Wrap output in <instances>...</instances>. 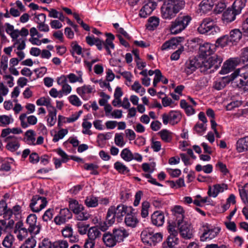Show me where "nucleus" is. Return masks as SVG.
I'll list each match as a JSON object with an SVG mask.
<instances>
[{"label":"nucleus","instance_id":"obj_1","mask_svg":"<svg viewBox=\"0 0 248 248\" xmlns=\"http://www.w3.org/2000/svg\"><path fill=\"white\" fill-rule=\"evenodd\" d=\"M132 211L134 209L132 207H128L123 204H119L116 207L111 206L108 209L107 214L108 220L110 224H114L115 219H117L118 222H120L128 212H132Z\"/></svg>","mask_w":248,"mask_h":248},{"label":"nucleus","instance_id":"obj_2","mask_svg":"<svg viewBox=\"0 0 248 248\" xmlns=\"http://www.w3.org/2000/svg\"><path fill=\"white\" fill-rule=\"evenodd\" d=\"M199 33L207 35H215L220 31V29L211 17L204 18L197 29Z\"/></svg>","mask_w":248,"mask_h":248},{"label":"nucleus","instance_id":"obj_3","mask_svg":"<svg viewBox=\"0 0 248 248\" xmlns=\"http://www.w3.org/2000/svg\"><path fill=\"white\" fill-rule=\"evenodd\" d=\"M171 213L174 220L171 222V233L175 235L177 233V231L174 229L176 227V224L179 225L180 223L184 221L185 210L182 206L177 205L174 206L171 209Z\"/></svg>","mask_w":248,"mask_h":248},{"label":"nucleus","instance_id":"obj_4","mask_svg":"<svg viewBox=\"0 0 248 248\" xmlns=\"http://www.w3.org/2000/svg\"><path fill=\"white\" fill-rule=\"evenodd\" d=\"M191 20L188 16H179L171 22V34H176L183 31Z\"/></svg>","mask_w":248,"mask_h":248},{"label":"nucleus","instance_id":"obj_5","mask_svg":"<svg viewBox=\"0 0 248 248\" xmlns=\"http://www.w3.org/2000/svg\"><path fill=\"white\" fill-rule=\"evenodd\" d=\"M239 73L240 69L236 70L231 75V80L236 79L238 88L244 92H248V73Z\"/></svg>","mask_w":248,"mask_h":248},{"label":"nucleus","instance_id":"obj_6","mask_svg":"<svg viewBox=\"0 0 248 248\" xmlns=\"http://www.w3.org/2000/svg\"><path fill=\"white\" fill-rule=\"evenodd\" d=\"M141 238L144 243L155 246L162 240V235L160 233H154L150 230L146 229L141 232Z\"/></svg>","mask_w":248,"mask_h":248},{"label":"nucleus","instance_id":"obj_7","mask_svg":"<svg viewBox=\"0 0 248 248\" xmlns=\"http://www.w3.org/2000/svg\"><path fill=\"white\" fill-rule=\"evenodd\" d=\"M37 219L36 215L31 214L26 220V227L28 232H30L32 235L38 234L41 230V226L39 223H37Z\"/></svg>","mask_w":248,"mask_h":248},{"label":"nucleus","instance_id":"obj_8","mask_svg":"<svg viewBox=\"0 0 248 248\" xmlns=\"http://www.w3.org/2000/svg\"><path fill=\"white\" fill-rule=\"evenodd\" d=\"M47 203L46 198L35 195L32 198L29 207L33 212L38 213L46 206Z\"/></svg>","mask_w":248,"mask_h":248},{"label":"nucleus","instance_id":"obj_9","mask_svg":"<svg viewBox=\"0 0 248 248\" xmlns=\"http://www.w3.org/2000/svg\"><path fill=\"white\" fill-rule=\"evenodd\" d=\"M220 229L218 227H213L206 224L203 226V232L201 236V241H205L215 238L220 232Z\"/></svg>","mask_w":248,"mask_h":248},{"label":"nucleus","instance_id":"obj_10","mask_svg":"<svg viewBox=\"0 0 248 248\" xmlns=\"http://www.w3.org/2000/svg\"><path fill=\"white\" fill-rule=\"evenodd\" d=\"M95 92L93 86L84 84L82 86L78 87L76 89L77 93L81 98L85 101L88 100L91 97V95Z\"/></svg>","mask_w":248,"mask_h":248},{"label":"nucleus","instance_id":"obj_11","mask_svg":"<svg viewBox=\"0 0 248 248\" xmlns=\"http://www.w3.org/2000/svg\"><path fill=\"white\" fill-rule=\"evenodd\" d=\"M72 214L68 208L61 209L59 214L55 217L54 221L56 224L61 225L72 218Z\"/></svg>","mask_w":248,"mask_h":248},{"label":"nucleus","instance_id":"obj_12","mask_svg":"<svg viewBox=\"0 0 248 248\" xmlns=\"http://www.w3.org/2000/svg\"><path fill=\"white\" fill-rule=\"evenodd\" d=\"M240 63V60L238 59V57L230 58L223 63L219 73L221 74H227L233 70Z\"/></svg>","mask_w":248,"mask_h":248},{"label":"nucleus","instance_id":"obj_13","mask_svg":"<svg viewBox=\"0 0 248 248\" xmlns=\"http://www.w3.org/2000/svg\"><path fill=\"white\" fill-rule=\"evenodd\" d=\"M179 230V232L183 238L185 239H190L193 236V229L190 224L185 221H182L180 224H176V227Z\"/></svg>","mask_w":248,"mask_h":248},{"label":"nucleus","instance_id":"obj_14","mask_svg":"<svg viewBox=\"0 0 248 248\" xmlns=\"http://www.w3.org/2000/svg\"><path fill=\"white\" fill-rule=\"evenodd\" d=\"M157 6L156 0H148V1L140 9L139 15L141 17L146 18L150 15Z\"/></svg>","mask_w":248,"mask_h":248},{"label":"nucleus","instance_id":"obj_15","mask_svg":"<svg viewBox=\"0 0 248 248\" xmlns=\"http://www.w3.org/2000/svg\"><path fill=\"white\" fill-rule=\"evenodd\" d=\"M20 140L21 138L15 136H9L4 140V141L7 142L6 149L12 152L16 151L20 147Z\"/></svg>","mask_w":248,"mask_h":248},{"label":"nucleus","instance_id":"obj_16","mask_svg":"<svg viewBox=\"0 0 248 248\" xmlns=\"http://www.w3.org/2000/svg\"><path fill=\"white\" fill-rule=\"evenodd\" d=\"M112 233L117 243L123 242L129 235L128 231L123 227L113 229Z\"/></svg>","mask_w":248,"mask_h":248},{"label":"nucleus","instance_id":"obj_17","mask_svg":"<svg viewBox=\"0 0 248 248\" xmlns=\"http://www.w3.org/2000/svg\"><path fill=\"white\" fill-rule=\"evenodd\" d=\"M21 122V125L23 128H27L29 125H35L37 122V118L34 115H30L27 117L25 113L21 114L19 116Z\"/></svg>","mask_w":248,"mask_h":248},{"label":"nucleus","instance_id":"obj_18","mask_svg":"<svg viewBox=\"0 0 248 248\" xmlns=\"http://www.w3.org/2000/svg\"><path fill=\"white\" fill-rule=\"evenodd\" d=\"M216 46L215 45L208 43H205L200 45L199 47V51L200 55L202 57L210 56L215 51Z\"/></svg>","mask_w":248,"mask_h":248},{"label":"nucleus","instance_id":"obj_19","mask_svg":"<svg viewBox=\"0 0 248 248\" xmlns=\"http://www.w3.org/2000/svg\"><path fill=\"white\" fill-rule=\"evenodd\" d=\"M241 12H237L234 7L232 5V8H228L222 14V19L224 22L229 23L235 19L236 15L240 14Z\"/></svg>","mask_w":248,"mask_h":248},{"label":"nucleus","instance_id":"obj_20","mask_svg":"<svg viewBox=\"0 0 248 248\" xmlns=\"http://www.w3.org/2000/svg\"><path fill=\"white\" fill-rule=\"evenodd\" d=\"M225 189H227L226 185L216 184L212 187L209 186L207 193L209 196L216 198L220 192H223Z\"/></svg>","mask_w":248,"mask_h":248},{"label":"nucleus","instance_id":"obj_21","mask_svg":"<svg viewBox=\"0 0 248 248\" xmlns=\"http://www.w3.org/2000/svg\"><path fill=\"white\" fill-rule=\"evenodd\" d=\"M165 221V216L164 214L159 211H156L151 215V222L152 224L157 227L162 226Z\"/></svg>","mask_w":248,"mask_h":248},{"label":"nucleus","instance_id":"obj_22","mask_svg":"<svg viewBox=\"0 0 248 248\" xmlns=\"http://www.w3.org/2000/svg\"><path fill=\"white\" fill-rule=\"evenodd\" d=\"M200 62L195 58L189 59L186 63L185 70L188 74L192 73L197 68H200Z\"/></svg>","mask_w":248,"mask_h":248},{"label":"nucleus","instance_id":"obj_23","mask_svg":"<svg viewBox=\"0 0 248 248\" xmlns=\"http://www.w3.org/2000/svg\"><path fill=\"white\" fill-rule=\"evenodd\" d=\"M124 222L126 225L131 228H135L139 223L136 216L132 212H128L125 216Z\"/></svg>","mask_w":248,"mask_h":248},{"label":"nucleus","instance_id":"obj_24","mask_svg":"<svg viewBox=\"0 0 248 248\" xmlns=\"http://www.w3.org/2000/svg\"><path fill=\"white\" fill-rule=\"evenodd\" d=\"M217 0H202L200 3L201 12L206 13L211 10L216 4Z\"/></svg>","mask_w":248,"mask_h":248},{"label":"nucleus","instance_id":"obj_25","mask_svg":"<svg viewBox=\"0 0 248 248\" xmlns=\"http://www.w3.org/2000/svg\"><path fill=\"white\" fill-rule=\"evenodd\" d=\"M106 35L107 38L106 39L105 41H104V46L107 50L108 54L111 55L110 49H114L115 47L114 44L113 43L115 37L114 35L111 33H107Z\"/></svg>","mask_w":248,"mask_h":248},{"label":"nucleus","instance_id":"obj_26","mask_svg":"<svg viewBox=\"0 0 248 248\" xmlns=\"http://www.w3.org/2000/svg\"><path fill=\"white\" fill-rule=\"evenodd\" d=\"M113 233L109 232L105 233L103 236V241L106 247L112 248L114 247L117 242L115 240Z\"/></svg>","mask_w":248,"mask_h":248},{"label":"nucleus","instance_id":"obj_27","mask_svg":"<svg viewBox=\"0 0 248 248\" xmlns=\"http://www.w3.org/2000/svg\"><path fill=\"white\" fill-rule=\"evenodd\" d=\"M69 207L74 214L78 213L80 211H83L84 209V206L75 199L69 200Z\"/></svg>","mask_w":248,"mask_h":248},{"label":"nucleus","instance_id":"obj_28","mask_svg":"<svg viewBox=\"0 0 248 248\" xmlns=\"http://www.w3.org/2000/svg\"><path fill=\"white\" fill-rule=\"evenodd\" d=\"M77 74L74 73H70L66 75L69 81L71 83H74L76 82H79L83 83L84 81L82 78L83 72L81 71H77Z\"/></svg>","mask_w":248,"mask_h":248},{"label":"nucleus","instance_id":"obj_29","mask_svg":"<svg viewBox=\"0 0 248 248\" xmlns=\"http://www.w3.org/2000/svg\"><path fill=\"white\" fill-rule=\"evenodd\" d=\"M170 0H168L164 2L161 7V16L163 19H170Z\"/></svg>","mask_w":248,"mask_h":248},{"label":"nucleus","instance_id":"obj_30","mask_svg":"<svg viewBox=\"0 0 248 248\" xmlns=\"http://www.w3.org/2000/svg\"><path fill=\"white\" fill-rule=\"evenodd\" d=\"M14 162V159L10 158L5 160L0 163V175H4L11 169V165Z\"/></svg>","mask_w":248,"mask_h":248},{"label":"nucleus","instance_id":"obj_31","mask_svg":"<svg viewBox=\"0 0 248 248\" xmlns=\"http://www.w3.org/2000/svg\"><path fill=\"white\" fill-rule=\"evenodd\" d=\"M185 6L184 0H171V12L176 14L182 10Z\"/></svg>","mask_w":248,"mask_h":248},{"label":"nucleus","instance_id":"obj_32","mask_svg":"<svg viewBox=\"0 0 248 248\" xmlns=\"http://www.w3.org/2000/svg\"><path fill=\"white\" fill-rule=\"evenodd\" d=\"M236 149L240 153L248 150V136L238 140L236 143Z\"/></svg>","mask_w":248,"mask_h":248},{"label":"nucleus","instance_id":"obj_33","mask_svg":"<svg viewBox=\"0 0 248 248\" xmlns=\"http://www.w3.org/2000/svg\"><path fill=\"white\" fill-rule=\"evenodd\" d=\"M48 114L47 116V124L48 126L51 127L53 126L56 122L57 110L54 107H53L48 110Z\"/></svg>","mask_w":248,"mask_h":248},{"label":"nucleus","instance_id":"obj_34","mask_svg":"<svg viewBox=\"0 0 248 248\" xmlns=\"http://www.w3.org/2000/svg\"><path fill=\"white\" fill-rule=\"evenodd\" d=\"M101 233L99 229L96 227H92L88 231V237L92 241H95L98 238L100 237Z\"/></svg>","mask_w":248,"mask_h":248},{"label":"nucleus","instance_id":"obj_35","mask_svg":"<svg viewBox=\"0 0 248 248\" xmlns=\"http://www.w3.org/2000/svg\"><path fill=\"white\" fill-rule=\"evenodd\" d=\"M210 60L212 62L211 63L212 68L211 71L214 72L215 70H217L220 66L221 63L223 61V59L220 56L215 55L210 57Z\"/></svg>","mask_w":248,"mask_h":248},{"label":"nucleus","instance_id":"obj_36","mask_svg":"<svg viewBox=\"0 0 248 248\" xmlns=\"http://www.w3.org/2000/svg\"><path fill=\"white\" fill-rule=\"evenodd\" d=\"M84 203L89 208L96 207L98 205V200L97 197L93 196H88L85 200Z\"/></svg>","mask_w":248,"mask_h":248},{"label":"nucleus","instance_id":"obj_37","mask_svg":"<svg viewBox=\"0 0 248 248\" xmlns=\"http://www.w3.org/2000/svg\"><path fill=\"white\" fill-rule=\"evenodd\" d=\"M159 23V18L155 16L150 17L146 25L147 29L150 31H153L158 26Z\"/></svg>","mask_w":248,"mask_h":248},{"label":"nucleus","instance_id":"obj_38","mask_svg":"<svg viewBox=\"0 0 248 248\" xmlns=\"http://www.w3.org/2000/svg\"><path fill=\"white\" fill-rule=\"evenodd\" d=\"M25 141L29 145H34L35 141V133L32 130H27L25 134Z\"/></svg>","mask_w":248,"mask_h":248},{"label":"nucleus","instance_id":"obj_39","mask_svg":"<svg viewBox=\"0 0 248 248\" xmlns=\"http://www.w3.org/2000/svg\"><path fill=\"white\" fill-rule=\"evenodd\" d=\"M114 168L119 173L122 174H127L130 171L129 169L125 165L119 161L114 163Z\"/></svg>","mask_w":248,"mask_h":248},{"label":"nucleus","instance_id":"obj_40","mask_svg":"<svg viewBox=\"0 0 248 248\" xmlns=\"http://www.w3.org/2000/svg\"><path fill=\"white\" fill-rule=\"evenodd\" d=\"M15 240L14 236L11 234H8L2 241V244L6 248H12Z\"/></svg>","mask_w":248,"mask_h":248},{"label":"nucleus","instance_id":"obj_41","mask_svg":"<svg viewBox=\"0 0 248 248\" xmlns=\"http://www.w3.org/2000/svg\"><path fill=\"white\" fill-rule=\"evenodd\" d=\"M230 42H236L240 40L242 37V33L238 29H234L230 32L229 36Z\"/></svg>","mask_w":248,"mask_h":248},{"label":"nucleus","instance_id":"obj_42","mask_svg":"<svg viewBox=\"0 0 248 248\" xmlns=\"http://www.w3.org/2000/svg\"><path fill=\"white\" fill-rule=\"evenodd\" d=\"M16 228L18 230L19 234L17 235L19 239H22L23 237L26 236L28 234L26 227H23V224L22 222H18L16 224Z\"/></svg>","mask_w":248,"mask_h":248},{"label":"nucleus","instance_id":"obj_43","mask_svg":"<svg viewBox=\"0 0 248 248\" xmlns=\"http://www.w3.org/2000/svg\"><path fill=\"white\" fill-rule=\"evenodd\" d=\"M13 122L14 119L12 115H0V126H6Z\"/></svg>","mask_w":248,"mask_h":248},{"label":"nucleus","instance_id":"obj_44","mask_svg":"<svg viewBox=\"0 0 248 248\" xmlns=\"http://www.w3.org/2000/svg\"><path fill=\"white\" fill-rule=\"evenodd\" d=\"M6 32L9 34L12 39L18 38V30H14V26L8 23L5 24Z\"/></svg>","mask_w":248,"mask_h":248},{"label":"nucleus","instance_id":"obj_45","mask_svg":"<svg viewBox=\"0 0 248 248\" xmlns=\"http://www.w3.org/2000/svg\"><path fill=\"white\" fill-rule=\"evenodd\" d=\"M229 81L227 78H225L219 79L214 82V88L217 90H221L226 86V84L229 83Z\"/></svg>","mask_w":248,"mask_h":248},{"label":"nucleus","instance_id":"obj_46","mask_svg":"<svg viewBox=\"0 0 248 248\" xmlns=\"http://www.w3.org/2000/svg\"><path fill=\"white\" fill-rule=\"evenodd\" d=\"M212 62L210 60V57L207 59H204L203 61L200 62V68L202 72H206L208 69H211Z\"/></svg>","mask_w":248,"mask_h":248},{"label":"nucleus","instance_id":"obj_47","mask_svg":"<svg viewBox=\"0 0 248 248\" xmlns=\"http://www.w3.org/2000/svg\"><path fill=\"white\" fill-rule=\"evenodd\" d=\"M78 228V232L81 235L85 234L88 231L89 224H86L82 222L79 221L76 225Z\"/></svg>","mask_w":248,"mask_h":248},{"label":"nucleus","instance_id":"obj_48","mask_svg":"<svg viewBox=\"0 0 248 248\" xmlns=\"http://www.w3.org/2000/svg\"><path fill=\"white\" fill-rule=\"evenodd\" d=\"M21 213V207L19 205H16L12 209L9 208L7 212V217L8 219H10L13 215H18Z\"/></svg>","mask_w":248,"mask_h":248},{"label":"nucleus","instance_id":"obj_49","mask_svg":"<svg viewBox=\"0 0 248 248\" xmlns=\"http://www.w3.org/2000/svg\"><path fill=\"white\" fill-rule=\"evenodd\" d=\"M37 106H45L47 107V110L54 107L51 104L50 99L46 97H41L36 101Z\"/></svg>","mask_w":248,"mask_h":248},{"label":"nucleus","instance_id":"obj_50","mask_svg":"<svg viewBox=\"0 0 248 248\" xmlns=\"http://www.w3.org/2000/svg\"><path fill=\"white\" fill-rule=\"evenodd\" d=\"M121 156L125 161L129 162L133 160V154L128 148H124L122 150Z\"/></svg>","mask_w":248,"mask_h":248},{"label":"nucleus","instance_id":"obj_51","mask_svg":"<svg viewBox=\"0 0 248 248\" xmlns=\"http://www.w3.org/2000/svg\"><path fill=\"white\" fill-rule=\"evenodd\" d=\"M131 88L132 90L140 93V96L143 95L145 93V89L141 86L139 81H135Z\"/></svg>","mask_w":248,"mask_h":248},{"label":"nucleus","instance_id":"obj_52","mask_svg":"<svg viewBox=\"0 0 248 248\" xmlns=\"http://www.w3.org/2000/svg\"><path fill=\"white\" fill-rule=\"evenodd\" d=\"M36 240L32 237L28 238L20 247V248H34L36 246Z\"/></svg>","mask_w":248,"mask_h":248},{"label":"nucleus","instance_id":"obj_53","mask_svg":"<svg viewBox=\"0 0 248 248\" xmlns=\"http://www.w3.org/2000/svg\"><path fill=\"white\" fill-rule=\"evenodd\" d=\"M213 166L211 164H207L205 166H202L200 164H198L196 166L195 170L198 172L203 170L206 173H210L213 171Z\"/></svg>","mask_w":248,"mask_h":248},{"label":"nucleus","instance_id":"obj_54","mask_svg":"<svg viewBox=\"0 0 248 248\" xmlns=\"http://www.w3.org/2000/svg\"><path fill=\"white\" fill-rule=\"evenodd\" d=\"M76 218L78 220L81 221L88 220L91 216V215L86 211H80L76 214Z\"/></svg>","mask_w":248,"mask_h":248},{"label":"nucleus","instance_id":"obj_55","mask_svg":"<svg viewBox=\"0 0 248 248\" xmlns=\"http://www.w3.org/2000/svg\"><path fill=\"white\" fill-rule=\"evenodd\" d=\"M114 142L117 146L120 147H123L125 145L123 133H116L115 135Z\"/></svg>","mask_w":248,"mask_h":248},{"label":"nucleus","instance_id":"obj_56","mask_svg":"<svg viewBox=\"0 0 248 248\" xmlns=\"http://www.w3.org/2000/svg\"><path fill=\"white\" fill-rule=\"evenodd\" d=\"M150 207V203L148 201H144L142 202L141 216L143 218L146 217L149 214V209Z\"/></svg>","mask_w":248,"mask_h":248},{"label":"nucleus","instance_id":"obj_57","mask_svg":"<svg viewBox=\"0 0 248 248\" xmlns=\"http://www.w3.org/2000/svg\"><path fill=\"white\" fill-rule=\"evenodd\" d=\"M68 130L67 129H62L60 130L58 133L55 134L53 136V141L56 142L64 138V137L68 133Z\"/></svg>","mask_w":248,"mask_h":248},{"label":"nucleus","instance_id":"obj_58","mask_svg":"<svg viewBox=\"0 0 248 248\" xmlns=\"http://www.w3.org/2000/svg\"><path fill=\"white\" fill-rule=\"evenodd\" d=\"M16 41L14 44V46H16L18 50H22L25 48L26 39L25 38H21L19 39H15Z\"/></svg>","mask_w":248,"mask_h":248},{"label":"nucleus","instance_id":"obj_59","mask_svg":"<svg viewBox=\"0 0 248 248\" xmlns=\"http://www.w3.org/2000/svg\"><path fill=\"white\" fill-rule=\"evenodd\" d=\"M7 204L4 200L0 201V216H3V217L8 219L7 217V212H8Z\"/></svg>","mask_w":248,"mask_h":248},{"label":"nucleus","instance_id":"obj_60","mask_svg":"<svg viewBox=\"0 0 248 248\" xmlns=\"http://www.w3.org/2000/svg\"><path fill=\"white\" fill-rule=\"evenodd\" d=\"M68 100L70 104L76 107H79L82 105V102L79 98L75 94L71 95L68 97Z\"/></svg>","mask_w":248,"mask_h":248},{"label":"nucleus","instance_id":"obj_61","mask_svg":"<svg viewBox=\"0 0 248 248\" xmlns=\"http://www.w3.org/2000/svg\"><path fill=\"white\" fill-rule=\"evenodd\" d=\"M246 0H235L233 3V6L237 12H241L245 6Z\"/></svg>","mask_w":248,"mask_h":248},{"label":"nucleus","instance_id":"obj_62","mask_svg":"<svg viewBox=\"0 0 248 248\" xmlns=\"http://www.w3.org/2000/svg\"><path fill=\"white\" fill-rule=\"evenodd\" d=\"M54 210L53 209L49 208L44 213L42 218L44 221L47 222L50 220L53 216Z\"/></svg>","mask_w":248,"mask_h":248},{"label":"nucleus","instance_id":"obj_63","mask_svg":"<svg viewBox=\"0 0 248 248\" xmlns=\"http://www.w3.org/2000/svg\"><path fill=\"white\" fill-rule=\"evenodd\" d=\"M238 59L240 60V62L243 63L248 62V47L242 49L240 57Z\"/></svg>","mask_w":248,"mask_h":248},{"label":"nucleus","instance_id":"obj_64","mask_svg":"<svg viewBox=\"0 0 248 248\" xmlns=\"http://www.w3.org/2000/svg\"><path fill=\"white\" fill-rule=\"evenodd\" d=\"M54 248H68V243L65 240H59L54 242Z\"/></svg>","mask_w":248,"mask_h":248}]
</instances>
